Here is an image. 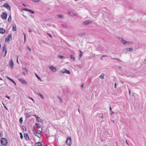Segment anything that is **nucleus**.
Instances as JSON below:
<instances>
[{
  "instance_id": "obj_1",
  "label": "nucleus",
  "mask_w": 146,
  "mask_h": 146,
  "mask_svg": "<svg viewBox=\"0 0 146 146\" xmlns=\"http://www.w3.org/2000/svg\"><path fill=\"white\" fill-rule=\"evenodd\" d=\"M1 144L4 146H6L8 143L7 139L3 137L1 138Z\"/></svg>"
},
{
  "instance_id": "obj_2",
  "label": "nucleus",
  "mask_w": 146,
  "mask_h": 146,
  "mask_svg": "<svg viewBox=\"0 0 146 146\" xmlns=\"http://www.w3.org/2000/svg\"><path fill=\"white\" fill-rule=\"evenodd\" d=\"M66 143L69 146H70L71 145V139L70 137H68L67 138Z\"/></svg>"
},
{
  "instance_id": "obj_3",
  "label": "nucleus",
  "mask_w": 146,
  "mask_h": 146,
  "mask_svg": "<svg viewBox=\"0 0 146 146\" xmlns=\"http://www.w3.org/2000/svg\"><path fill=\"white\" fill-rule=\"evenodd\" d=\"M117 38L119 39L120 41L122 44L124 45L126 44V41L123 40V38H121L118 37Z\"/></svg>"
},
{
  "instance_id": "obj_4",
  "label": "nucleus",
  "mask_w": 146,
  "mask_h": 146,
  "mask_svg": "<svg viewBox=\"0 0 146 146\" xmlns=\"http://www.w3.org/2000/svg\"><path fill=\"white\" fill-rule=\"evenodd\" d=\"M7 17V14L5 12H3L1 15V18L3 19H6Z\"/></svg>"
},
{
  "instance_id": "obj_5",
  "label": "nucleus",
  "mask_w": 146,
  "mask_h": 146,
  "mask_svg": "<svg viewBox=\"0 0 146 146\" xmlns=\"http://www.w3.org/2000/svg\"><path fill=\"white\" fill-rule=\"evenodd\" d=\"M3 7L6 8L8 10L11 11V7L7 3H5L3 5Z\"/></svg>"
},
{
  "instance_id": "obj_6",
  "label": "nucleus",
  "mask_w": 146,
  "mask_h": 146,
  "mask_svg": "<svg viewBox=\"0 0 146 146\" xmlns=\"http://www.w3.org/2000/svg\"><path fill=\"white\" fill-rule=\"evenodd\" d=\"M92 23V21L91 20H87L84 21L83 24L85 25L91 24Z\"/></svg>"
},
{
  "instance_id": "obj_7",
  "label": "nucleus",
  "mask_w": 146,
  "mask_h": 146,
  "mask_svg": "<svg viewBox=\"0 0 146 146\" xmlns=\"http://www.w3.org/2000/svg\"><path fill=\"white\" fill-rule=\"evenodd\" d=\"M61 72L63 73H66L68 74H70V71L67 70L65 69H64L63 70H62L61 71Z\"/></svg>"
},
{
  "instance_id": "obj_8",
  "label": "nucleus",
  "mask_w": 146,
  "mask_h": 146,
  "mask_svg": "<svg viewBox=\"0 0 146 146\" xmlns=\"http://www.w3.org/2000/svg\"><path fill=\"white\" fill-rule=\"evenodd\" d=\"M19 80L22 83L24 84L25 85H27V82L25 81L24 79L23 78H19Z\"/></svg>"
},
{
  "instance_id": "obj_9",
  "label": "nucleus",
  "mask_w": 146,
  "mask_h": 146,
  "mask_svg": "<svg viewBox=\"0 0 146 146\" xmlns=\"http://www.w3.org/2000/svg\"><path fill=\"white\" fill-rule=\"evenodd\" d=\"M50 69L53 72H55L56 71V68L53 67L52 66H51L49 67Z\"/></svg>"
},
{
  "instance_id": "obj_10",
  "label": "nucleus",
  "mask_w": 146,
  "mask_h": 146,
  "mask_svg": "<svg viewBox=\"0 0 146 146\" xmlns=\"http://www.w3.org/2000/svg\"><path fill=\"white\" fill-rule=\"evenodd\" d=\"M9 63L10 65L11 66V69H12L14 66V64L12 59H11V60L10 61Z\"/></svg>"
},
{
  "instance_id": "obj_11",
  "label": "nucleus",
  "mask_w": 146,
  "mask_h": 146,
  "mask_svg": "<svg viewBox=\"0 0 146 146\" xmlns=\"http://www.w3.org/2000/svg\"><path fill=\"white\" fill-rule=\"evenodd\" d=\"M6 47L5 45L3 47V49L2 50V52H3L4 51H5V56L6 54L7 53V51L6 50Z\"/></svg>"
},
{
  "instance_id": "obj_12",
  "label": "nucleus",
  "mask_w": 146,
  "mask_h": 146,
  "mask_svg": "<svg viewBox=\"0 0 146 146\" xmlns=\"http://www.w3.org/2000/svg\"><path fill=\"white\" fill-rule=\"evenodd\" d=\"M35 146H42V144L40 142H38L36 143L35 144Z\"/></svg>"
},
{
  "instance_id": "obj_13",
  "label": "nucleus",
  "mask_w": 146,
  "mask_h": 146,
  "mask_svg": "<svg viewBox=\"0 0 146 146\" xmlns=\"http://www.w3.org/2000/svg\"><path fill=\"white\" fill-rule=\"evenodd\" d=\"M5 32V30L3 28H0V33L3 34Z\"/></svg>"
},
{
  "instance_id": "obj_14",
  "label": "nucleus",
  "mask_w": 146,
  "mask_h": 146,
  "mask_svg": "<svg viewBox=\"0 0 146 146\" xmlns=\"http://www.w3.org/2000/svg\"><path fill=\"white\" fill-rule=\"evenodd\" d=\"M24 136L26 140H28L29 139V136L27 133H25L24 134Z\"/></svg>"
},
{
  "instance_id": "obj_15",
  "label": "nucleus",
  "mask_w": 146,
  "mask_h": 146,
  "mask_svg": "<svg viewBox=\"0 0 146 146\" xmlns=\"http://www.w3.org/2000/svg\"><path fill=\"white\" fill-rule=\"evenodd\" d=\"M17 30L16 26L15 24H14L13 26V30L14 31H16Z\"/></svg>"
},
{
  "instance_id": "obj_16",
  "label": "nucleus",
  "mask_w": 146,
  "mask_h": 146,
  "mask_svg": "<svg viewBox=\"0 0 146 146\" xmlns=\"http://www.w3.org/2000/svg\"><path fill=\"white\" fill-rule=\"evenodd\" d=\"M7 78L8 79L10 80L11 81L13 82L15 85H16V83L13 80L11 79L10 78L8 77H7Z\"/></svg>"
},
{
  "instance_id": "obj_17",
  "label": "nucleus",
  "mask_w": 146,
  "mask_h": 146,
  "mask_svg": "<svg viewBox=\"0 0 146 146\" xmlns=\"http://www.w3.org/2000/svg\"><path fill=\"white\" fill-rule=\"evenodd\" d=\"M70 57L71 59L73 61H75V58L74 55H70Z\"/></svg>"
},
{
  "instance_id": "obj_18",
  "label": "nucleus",
  "mask_w": 146,
  "mask_h": 146,
  "mask_svg": "<svg viewBox=\"0 0 146 146\" xmlns=\"http://www.w3.org/2000/svg\"><path fill=\"white\" fill-rule=\"evenodd\" d=\"M38 134H37V135H35V136L39 138H41L42 137V136L38 132Z\"/></svg>"
},
{
  "instance_id": "obj_19",
  "label": "nucleus",
  "mask_w": 146,
  "mask_h": 146,
  "mask_svg": "<svg viewBox=\"0 0 146 146\" xmlns=\"http://www.w3.org/2000/svg\"><path fill=\"white\" fill-rule=\"evenodd\" d=\"M35 125L38 129H39L40 128V126L39 124L36 123Z\"/></svg>"
},
{
  "instance_id": "obj_20",
  "label": "nucleus",
  "mask_w": 146,
  "mask_h": 146,
  "mask_svg": "<svg viewBox=\"0 0 146 146\" xmlns=\"http://www.w3.org/2000/svg\"><path fill=\"white\" fill-rule=\"evenodd\" d=\"M37 94L40 96V98H42L43 100H44V97L42 94L40 93H38Z\"/></svg>"
},
{
  "instance_id": "obj_21",
  "label": "nucleus",
  "mask_w": 146,
  "mask_h": 146,
  "mask_svg": "<svg viewBox=\"0 0 146 146\" xmlns=\"http://www.w3.org/2000/svg\"><path fill=\"white\" fill-rule=\"evenodd\" d=\"M25 115L26 117L27 118H29L30 117V114L28 113H25Z\"/></svg>"
},
{
  "instance_id": "obj_22",
  "label": "nucleus",
  "mask_w": 146,
  "mask_h": 146,
  "mask_svg": "<svg viewBox=\"0 0 146 146\" xmlns=\"http://www.w3.org/2000/svg\"><path fill=\"white\" fill-rule=\"evenodd\" d=\"M85 34V33H78V36H82Z\"/></svg>"
},
{
  "instance_id": "obj_23",
  "label": "nucleus",
  "mask_w": 146,
  "mask_h": 146,
  "mask_svg": "<svg viewBox=\"0 0 146 146\" xmlns=\"http://www.w3.org/2000/svg\"><path fill=\"white\" fill-rule=\"evenodd\" d=\"M79 51L80 52V53L79 54V59H80L82 57V52L80 50H79Z\"/></svg>"
},
{
  "instance_id": "obj_24",
  "label": "nucleus",
  "mask_w": 146,
  "mask_h": 146,
  "mask_svg": "<svg viewBox=\"0 0 146 146\" xmlns=\"http://www.w3.org/2000/svg\"><path fill=\"white\" fill-rule=\"evenodd\" d=\"M33 132L35 135H37V134H38V132L34 129L33 130Z\"/></svg>"
},
{
  "instance_id": "obj_25",
  "label": "nucleus",
  "mask_w": 146,
  "mask_h": 146,
  "mask_svg": "<svg viewBox=\"0 0 146 146\" xmlns=\"http://www.w3.org/2000/svg\"><path fill=\"white\" fill-rule=\"evenodd\" d=\"M57 17L59 18H62L63 17V16L62 15H58Z\"/></svg>"
},
{
  "instance_id": "obj_26",
  "label": "nucleus",
  "mask_w": 146,
  "mask_h": 146,
  "mask_svg": "<svg viewBox=\"0 0 146 146\" xmlns=\"http://www.w3.org/2000/svg\"><path fill=\"white\" fill-rule=\"evenodd\" d=\"M11 15H10L8 19V21L9 22H11Z\"/></svg>"
},
{
  "instance_id": "obj_27",
  "label": "nucleus",
  "mask_w": 146,
  "mask_h": 146,
  "mask_svg": "<svg viewBox=\"0 0 146 146\" xmlns=\"http://www.w3.org/2000/svg\"><path fill=\"white\" fill-rule=\"evenodd\" d=\"M127 50V51H130L133 50V48H126Z\"/></svg>"
},
{
  "instance_id": "obj_28",
  "label": "nucleus",
  "mask_w": 146,
  "mask_h": 146,
  "mask_svg": "<svg viewBox=\"0 0 146 146\" xmlns=\"http://www.w3.org/2000/svg\"><path fill=\"white\" fill-rule=\"evenodd\" d=\"M133 42L130 41H126V44H133Z\"/></svg>"
},
{
  "instance_id": "obj_29",
  "label": "nucleus",
  "mask_w": 146,
  "mask_h": 146,
  "mask_svg": "<svg viewBox=\"0 0 146 146\" xmlns=\"http://www.w3.org/2000/svg\"><path fill=\"white\" fill-rule=\"evenodd\" d=\"M104 75V74H102L99 76V77L102 79H103Z\"/></svg>"
},
{
  "instance_id": "obj_30",
  "label": "nucleus",
  "mask_w": 146,
  "mask_h": 146,
  "mask_svg": "<svg viewBox=\"0 0 146 146\" xmlns=\"http://www.w3.org/2000/svg\"><path fill=\"white\" fill-rule=\"evenodd\" d=\"M23 121V120L22 118V117L20 118L19 119V121L21 124L22 123Z\"/></svg>"
},
{
  "instance_id": "obj_31",
  "label": "nucleus",
  "mask_w": 146,
  "mask_h": 146,
  "mask_svg": "<svg viewBox=\"0 0 146 146\" xmlns=\"http://www.w3.org/2000/svg\"><path fill=\"white\" fill-rule=\"evenodd\" d=\"M7 38H11V39H12V37H11V34H9L8 36H7Z\"/></svg>"
},
{
  "instance_id": "obj_32",
  "label": "nucleus",
  "mask_w": 146,
  "mask_h": 146,
  "mask_svg": "<svg viewBox=\"0 0 146 146\" xmlns=\"http://www.w3.org/2000/svg\"><path fill=\"white\" fill-rule=\"evenodd\" d=\"M41 119L39 117H37V118L36 119V120L37 122H39Z\"/></svg>"
},
{
  "instance_id": "obj_33",
  "label": "nucleus",
  "mask_w": 146,
  "mask_h": 146,
  "mask_svg": "<svg viewBox=\"0 0 146 146\" xmlns=\"http://www.w3.org/2000/svg\"><path fill=\"white\" fill-rule=\"evenodd\" d=\"M9 38L7 37L6 38L5 41L7 42H9Z\"/></svg>"
},
{
  "instance_id": "obj_34",
  "label": "nucleus",
  "mask_w": 146,
  "mask_h": 146,
  "mask_svg": "<svg viewBox=\"0 0 146 146\" xmlns=\"http://www.w3.org/2000/svg\"><path fill=\"white\" fill-rule=\"evenodd\" d=\"M42 128H41L40 129H38V133H40L42 132Z\"/></svg>"
},
{
  "instance_id": "obj_35",
  "label": "nucleus",
  "mask_w": 146,
  "mask_h": 146,
  "mask_svg": "<svg viewBox=\"0 0 146 146\" xmlns=\"http://www.w3.org/2000/svg\"><path fill=\"white\" fill-rule=\"evenodd\" d=\"M29 12L31 13H32V14H34L35 13L33 11H32L30 9L29 10Z\"/></svg>"
},
{
  "instance_id": "obj_36",
  "label": "nucleus",
  "mask_w": 146,
  "mask_h": 146,
  "mask_svg": "<svg viewBox=\"0 0 146 146\" xmlns=\"http://www.w3.org/2000/svg\"><path fill=\"white\" fill-rule=\"evenodd\" d=\"M20 138L21 139H22L23 137V135H22V133H20Z\"/></svg>"
},
{
  "instance_id": "obj_37",
  "label": "nucleus",
  "mask_w": 146,
  "mask_h": 146,
  "mask_svg": "<svg viewBox=\"0 0 146 146\" xmlns=\"http://www.w3.org/2000/svg\"><path fill=\"white\" fill-rule=\"evenodd\" d=\"M111 58V59H115V60H117L119 61H120V62H122V61L121 60H120L119 59H117V58H111V57H110Z\"/></svg>"
},
{
  "instance_id": "obj_38",
  "label": "nucleus",
  "mask_w": 146,
  "mask_h": 146,
  "mask_svg": "<svg viewBox=\"0 0 146 146\" xmlns=\"http://www.w3.org/2000/svg\"><path fill=\"white\" fill-rule=\"evenodd\" d=\"M36 77H37V78H38V79L40 80V81H41V79H40V77H39L38 76H37V75L36 74Z\"/></svg>"
},
{
  "instance_id": "obj_39",
  "label": "nucleus",
  "mask_w": 146,
  "mask_h": 146,
  "mask_svg": "<svg viewBox=\"0 0 146 146\" xmlns=\"http://www.w3.org/2000/svg\"><path fill=\"white\" fill-rule=\"evenodd\" d=\"M23 10H24L26 11H29V10H30V9H28L27 8H24L23 9Z\"/></svg>"
},
{
  "instance_id": "obj_40",
  "label": "nucleus",
  "mask_w": 146,
  "mask_h": 146,
  "mask_svg": "<svg viewBox=\"0 0 146 146\" xmlns=\"http://www.w3.org/2000/svg\"><path fill=\"white\" fill-rule=\"evenodd\" d=\"M58 98L60 100V102H62V99L61 98H60V96L58 97Z\"/></svg>"
},
{
  "instance_id": "obj_41",
  "label": "nucleus",
  "mask_w": 146,
  "mask_h": 146,
  "mask_svg": "<svg viewBox=\"0 0 146 146\" xmlns=\"http://www.w3.org/2000/svg\"><path fill=\"white\" fill-rule=\"evenodd\" d=\"M33 1L35 2H38L40 1V0H33Z\"/></svg>"
},
{
  "instance_id": "obj_42",
  "label": "nucleus",
  "mask_w": 146,
  "mask_h": 146,
  "mask_svg": "<svg viewBox=\"0 0 146 146\" xmlns=\"http://www.w3.org/2000/svg\"><path fill=\"white\" fill-rule=\"evenodd\" d=\"M23 130H24L25 131L26 130V128L25 126H23Z\"/></svg>"
},
{
  "instance_id": "obj_43",
  "label": "nucleus",
  "mask_w": 146,
  "mask_h": 146,
  "mask_svg": "<svg viewBox=\"0 0 146 146\" xmlns=\"http://www.w3.org/2000/svg\"><path fill=\"white\" fill-rule=\"evenodd\" d=\"M107 56H108L107 55H103L102 56V57H107Z\"/></svg>"
},
{
  "instance_id": "obj_44",
  "label": "nucleus",
  "mask_w": 146,
  "mask_h": 146,
  "mask_svg": "<svg viewBox=\"0 0 146 146\" xmlns=\"http://www.w3.org/2000/svg\"><path fill=\"white\" fill-rule=\"evenodd\" d=\"M27 48L30 51H31V49L28 46L27 47Z\"/></svg>"
},
{
  "instance_id": "obj_45",
  "label": "nucleus",
  "mask_w": 146,
  "mask_h": 146,
  "mask_svg": "<svg viewBox=\"0 0 146 146\" xmlns=\"http://www.w3.org/2000/svg\"><path fill=\"white\" fill-rule=\"evenodd\" d=\"M23 69H24L27 72H28V70L26 68H23Z\"/></svg>"
},
{
  "instance_id": "obj_46",
  "label": "nucleus",
  "mask_w": 146,
  "mask_h": 146,
  "mask_svg": "<svg viewBox=\"0 0 146 146\" xmlns=\"http://www.w3.org/2000/svg\"><path fill=\"white\" fill-rule=\"evenodd\" d=\"M24 40L25 42V41L26 40V35L24 33Z\"/></svg>"
},
{
  "instance_id": "obj_47",
  "label": "nucleus",
  "mask_w": 146,
  "mask_h": 146,
  "mask_svg": "<svg viewBox=\"0 0 146 146\" xmlns=\"http://www.w3.org/2000/svg\"><path fill=\"white\" fill-rule=\"evenodd\" d=\"M29 33H31V32H32V30H31V29H29Z\"/></svg>"
},
{
  "instance_id": "obj_48",
  "label": "nucleus",
  "mask_w": 146,
  "mask_h": 146,
  "mask_svg": "<svg viewBox=\"0 0 146 146\" xmlns=\"http://www.w3.org/2000/svg\"><path fill=\"white\" fill-rule=\"evenodd\" d=\"M59 57L61 59H62V58H64V56H60Z\"/></svg>"
},
{
  "instance_id": "obj_49",
  "label": "nucleus",
  "mask_w": 146,
  "mask_h": 146,
  "mask_svg": "<svg viewBox=\"0 0 146 146\" xmlns=\"http://www.w3.org/2000/svg\"><path fill=\"white\" fill-rule=\"evenodd\" d=\"M143 63L144 64L146 63V58L144 60V61H143Z\"/></svg>"
},
{
  "instance_id": "obj_50",
  "label": "nucleus",
  "mask_w": 146,
  "mask_h": 146,
  "mask_svg": "<svg viewBox=\"0 0 146 146\" xmlns=\"http://www.w3.org/2000/svg\"><path fill=\"white\" fill-rule=\"evenodd\" d=\"M29 98L31 99L33 102H34V100L31 97H29Z\"/></svg>"
},
{
  "instance_id": "obj_51",
  "label": "nucleus",
  "mask_w": 146,
  "mask_h": 146,
  "mask_svg": "<svg viewBox=\"0 0 146 146\" xmlns=\"http://www.w3.org/2000/svg\"><path fill=\"white\" fill-rule=\"evenodd\" d=\"M123 51L124 52L127 51V50H126V48H124L123 49Z\"/></svg>"
},
{
  "instance_id": "obj_52",
  "label": "nucleus",
  "mask_w": 146,
  "mask_h": 146,
  "mask_svg": "<svg viewBox=\"0 0 146 146\" xmlns=\"http://www.w3.org/2000/svg\"><path fill=\"white\" fill-rule=\"evenodd\" d=\"M5 97L7 98H8L9 99H10V98H9V96H6Z\"/></svg>"
},
{
  "instance_id": "obj_53",
  "label": "nucleus",
  "mask_w": 146,
  "mask_h": 146,
  "mask_svg": "<svg viewBox=\"0 0 146 146\" xmlns=\"http://www.w3.org/2000/svg\"><path fill=\"white\" fill-rule=\"evenodd\" d=\"M33 116H34L36 118V119L37 118V117H38V116H37L36 115H34Z\"/></svg>"
},
{
  "instance_id": "obj_54",
  "label": "nucleus",
  "mask_w": 146,
  "mask_h": 146,
  "mask_svg": "<svg viewBox=\"0 0 146 146\" xmlns=\"http://www.w3.org/2000/svg\"><path fill=\"white\" fill-rule=\"evenodd\" d=\"M43 121V120L42 119H40V120L39 121V122H42V123Z\"/></svg>"
},
{
  "instance_id": "obj_55",
  "label": "nucleus",
  "mask_w": 146,
  "mask_h": 146,
  "mask_svg": "<svg viewBox=\"0 0 146 146\" xmlns=\"http://www.w3.org/2000/svg\"><path fill=\"white\" fill-rule=\"evenodd\" d=\"M120 82H121V83L122 84H124V82L123 81H121V80H120Z\"/></svg>"
},
{
  "instance_id": "obj_56",
  "label": "nucleus",
  "mask_w": 146,
  "mask_h": 146,
  "mask_svg": "<svg viewBox=\"0 0 146 146\" xmlns=\"http://www.w3.org/2000/svg\"><path fill=\"white\" fill-rule=\"evenodd\" d=\"M114 113L112 111H111V115H112V114H114Z\"/></svg>"
},
{
  "instance_id": "obj_57",
  "label": "nucleus",
  "mask_w": 146,
  "mask_h": 146,
  "mask_svg": "<svg viewBox=\"0 0 146 146\" xmlns=\"http://www.w3.org/2000/svg\"><path fill=\"white\" fill-rule=\"evenodd\" d=\"M116 84L115 83V88H116Z\"/></svg>"
},
{
  "instance_id": "obj_58",
  "label": "nucleus",
  "mask_w": 146,
  "mask_h": 146,
  "mask_svg": "<svg viewBox=\"0 0 146 146\" xmlns=\"http://www.w3.org/2000/svg\"><path fill=\"white\" fill-rule=\"evenodd\" d=\"M83 86H84L83 84H82L81 86V87L82 88H83Z\"/></svg>"
},
{
  "instance_id": "obj_59",
  "label": "nucleus",
  "mask_w": 146,
  "mask_h": 146,
  "mask_svg": "<svg viewBox=\"0 0 146 146\" xmlns=\"http://www.w3.org/2000/svg\"><path fill=\"white\" fill-rule=\"evenodd\" d=\"M111 122H112V123H114V122L115 121H114V120H111Z\"/></svg>"
},
{
  "instance_id": "obj_60",
  "label": "nucleus",
  "mask_w": 146,
  "mask_h": 146,
  "mask_svg": "<svg viewBox=\"0 0 146 146\" xmlns=\"http://www.w3.org/2000/svg\"><path fill=\"white\" fill-rule=\"evenodd\" d=\"M110 111H111L112 109H111V107H110Z\"/></svg>"
},
{
  "instance_id": "obj_61",
  "label": "nucleus",
  "mask_w": 146,
  "mask_h": 146,
  "mask_svg": "<svg viewBox=\"0 0 146 146\" xmlns=\"http://www.w3.org/2000/svg\"><path fill=\"white\" fill-rule=\"evenodd\" d=\"M68 13L70 14H71V13L70 11H68Z\"/></svg>"
},
{
  "instance_id": "obj_62",
  "label": "nucleus",
  "mask_w": 146,
  "mask_h": 146,
  "mask_svg": "<svg viewBox=\"0 0 146 146\" xmlns=\"http://www.w3.org/2000/svg\"><path fill=\"white\" fill-rule=\"evenodd\" d=\"M126 143H127V145H128V143H127V140H126Z\"/></svg>"
},
{
  "instance_id": "obj_63",
  "label": "nucleus",
  "mask_w": 146,
  "mask_h": 146,
  "mask_svg": "<svg viewBox=\"0 0 146 146\" xmlns=\"http://www.w3.org/2000/svg\"><path fill=\"white\" fill-rule=\"evenodd\" d=\"M129 94H130V90H129Z\"/></svg>"
},
{
  "instance_id": "obj_64",
  "label": "nucleus",
  "mask_w": 146,
  "mask_h": 146,
  "mask_svg": "<svg viewBox=\"0 0 146 146\" xmlns=\"http://www.w3.org/2000/svg\"><path fill=\"white\" fill-rule=\"evenodd\" d=\"M63 26L64 27H66V26L65 25H63Z\"/></svg>"
}]
</instances>
